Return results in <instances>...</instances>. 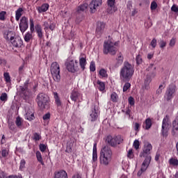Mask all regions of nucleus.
<instances>
[{
	"label": "nucleus",
	"instance_id": "nucleus-1",
	"mask_svg": "<svg viewBox=\"0 0 178 178\" xmlns=\"http://www.w3.org/2000/svg\"><path fill=\"white\" fill-rule=\"evenodd\" d=\"M113 153L108 146H104L101 149L99 155V162L103 166H108L112 162Z\"/></svg>",
	"mask_w": 178,
	"mask_h": 178
},
{
	"label": "nucleus",
	"instance_id": "nucleus-2",
	"mask_svg": "<svg viewBox=\"0 0 178 178\" xmlns=\"http://www.w3.org/2000/svg\"><path fill=\"white\" fill-rule=\"evenodd\" d=\"M134 74V68L128 62L124 63V66L120 69V79L121 81L125 83L129 81L133 75Z\"/></svg>",
	"mask_w": 178,
	"mask_h": 178
},
{
	"label": "nucleus",
	"instance_id": "nucleus-3",
	"mask_svg": "<svg viewBox=\"0 0 178 178\" xmlns=\"http://www.w3.org/2000/svg\"><path fill=\"white\" fill-rule=\"evenodd\" d=\"M120 42H113L111 40L104 41L103 44V53L105 55H116L118 52V47H119Z\"/></svg>",
	"mask_w": 178,
	"mask_h": 178
},
{
	"label": "nucleus",
	"instance_id": "nucleus-4",
	"mask_svg": "<svg viewBox=\"0 0 178 178\" xmlns=\"http://www.w3.org/2000/svg\"><path fill=\"white\" fill-rule=\"evenodd\" d=\"M50 72L53 80L56 83H60V65L58 62H53L50 67Z\"/></svg>",
	"mask_w": 178,
	"mask_h": 178
},
{
	"label": "nucleus",
	"instance_id": "nucleus-5",
	"mask_svg": "<svg viewBox=\"0 0 178 178\" xmlns=\"http://www.w3.org/2000/svg\"><path fill=\"white\" fill-rule=\"evenodd\" d=\"M36 102H38V105L41 109H47L49 108L48 96L44 93H40L37 96Z\"/></svg>",
	"mask_w": 178,
	"mask_h": 178
},
{
	"label": "nucleus",
	"instance_id": "nucleus-6",
	"mask_svg": "<svg viewBox=\"0 0 178 178\" xmlns=\"http://www.w3.org/2000/svg\"><path fill=\"white\" fill-rule=\"evenodd\" d=\"M65 66L68 72H71V73L79 70V62L76 60L68 58L65 62Z\"/></svg>",
	"mask_w": 178,
	"mask_h": 178
},
{
	"label": "nucleus",
	"instance_id": "nucleus-7",
	"mask_svg": "<svg viewBox=\"0 0 178 178\" xmlns=\"http://www.w3.org/2000/svg\"><path fill=\"white\" fill-rule=\"evenodd\" d=\"M170 129V121H169V118L168 116H165L163 120L162 123V135L163 137L168 136V131H169V129Z\"/></svg>",
	"mask_w": 178,
	"mask_h": 178
},
{
	"label": "nucleus",
	"instance_id": "nucleus-8",
	"mask_svg": "<svg viewBox=\"0 0 178 178\" xmlns=\"http://www.w3.org/2000/svg\"><path fill=\"white\" fill-rule=\"evenodd\" d=\"M29 22L31 32H27L24 36V40L26 42H30V40H33V33H34V19L31 18Z\"/></svg>",
	"mask_w": 178,
	"mask_h": 178
},
{
	"label": "nucleus",
	"instance_id": "nucleus-9",
	"mask_svg": "<svg viewBox=\"0 0 178 178\" xmlns=\"http://www.w3.org/2000/svg\"><path fill=\"white\" fill-rule=\"evenodd\" d=\"M106 31V24L104 22H99L96 26V35L101 37Z\"/></svg>",
	"mask_w": 178,
	"mask_h": 178
},
{
	"label": "nucleus",
	"instance_id": "nucleus-10",
	"mask_svg": "<svg viewBox=\"0 0 178 178\" xmlns=\"http://www.w3.org/2000/svg\"><path fill=\"white\" fill-rule=\"evenodd\" d=\"M107 12L112 15L115 12L118 11V7H116V0H107Z\"/></svg>",
	"mask_w": 178,
	"mask_h": 178
},
{
	"label": "nucleus",
	"instance_id": "nucleus-11",
	"mask_svg": "<svg viewBox=\"0 0 178 178\" xmlns=\"http://www.w3.org/2000/svg\"><path fill=\"white\" fill-rule=\"evenodd\" d=\"M151 156H146L145 159L144 160L140 170L138 172V176H141L143 172H145L147 169H148V166H149V163H151Z\"/></svg>",
	"mask_w": 178,
	"mask_h": 178
},
{
	"label": "nucleus",
	"instance_id": "nucleus-12",
	"mask_svg": "<svg viewBox=\"0 0 178 178\" xmlns=\"http://www.w3.org/2000/svg\"><path fill=\"white\" fill-rule=\"evenodd\" d=\"M19 27L21 33H24L29 29V19L26 17H22L19 21Z\"/></svg>",
	"mask_w": 178,
	"mask_h": 178
},
{
	"label": "nucleus",
	"instance_id": "nucleus-13",
	"mask_svg": "<svg viewBox=\"0 0 178 178\" xmlns=\"http://www.w3.org/2000/svg\"><path fill=\"white\" fill-rule=\"evenodd\" d=\"M102 5V0H92L89 4V8L91 13H95L99 6Z\"/></svg>",
	"mask_w": 178,
	"mask_h": 178
},
{
	"label": "nucleus",
	"instance_id": "nucleus-14",
	"mask_svg": "<svg viewBox=\"0 0 178 178\" xmlns=\"http://www.w3.org/2000/svg\"><path fill=\"white\" fill-rule=\"evenodd\" d=\"M27 86H29V81H26L24 83V86L19 87L20 95H24L25 97L30 96V90H29V88H27Z\"/></svg>",
	"mask_w": 178,
	"mask_h": 178
},
{
	"label": "nucleus",
	"instance_id": "nucleus-15",
	"mask_svg": "<svg viewBox=\"0 0 178 178\" xmlns=\"http://www.w3.org/2000/svg\"><path fill=\"white\" fill-rule=\"evenodd\" d=\"M10 42L13 47L15 48H19V47H22L23 45V40H22V38L20 37L15 38L13 36H11L10 38Z\"/></svg>",
	"mask_w": 178,
	"mask_h": 178
},
{
	"label": "nucleus",
	"instance_id": "nucleus-16",
	"mask_svg": "<svg viewBox=\"0 0 178 178\" xmlns=\"http://www.w3.org/2000/svg\"><path fill=\"white\" fill-rule=\"evenodd\" d=\"M151 149H152V145L150 143L145 144L143 152L140 154V156L141 158L147 156V155L150 154Z\"/></svg>",
	"mask_w": 178,
	"mask_h": 178
},
{
	"label": "nucleus",
	"instance_id": "nucleus-17",
	"mask_svg": "<svg viewBox=\"0 0 178 178\" xmlns=\"http://www.w3.org/2000/svg\"><path fill=\"white\" fill-rule=\"evenodd\" d=\"M79 65L82 70L86 69V65H87V56L84 54H81L79 56Z\"/></svg>",
	"mask_w": 178,
	"mask_h": 178
},
{
	"label": "nucleus",
	"instance_id": "nucleus-18",
	"mask_svg": "<svg viewBox=\"0 0 178 178\" xmlns=\"http://www.w3.org/2000/svg\"><path fill=\"white\" fill-rule=\"evenodd\" d=\"M156 70V66L154 64H150L149 67L146 69V72H149V74H147L149 76H151V77H155V73Z\"/></svg>",
	"mask_w": 178,
	"mask_h": 178
},
{
	"label": "nucleus",
	"instance_id": "nucleus-19",
	"mask_svg": "<svg viewBox=\"0 0 178 178\" xmlns=\"http://www.w3.org/2000/svg\"><path fill=\"white\" fill-rule=\"evenodd\" d=\"M98 110L97 109V107H94V109L92 110L90 114V122H95L97 119H98Z\"/></svg>",
	"mask_w": 178,
	"mask_h": 178
},
{
	"label": "nucleus",
	"instance_id": "nucleus-20",
	"mask_svg": "<svg viewBox=\"0 0 178 178\" xmlns=\"http://www.w3.org/2000/svg\"><path fill=\"white\" fill-rule=\"evenodd\" d=\"M54 178H69V177H67V172L62 170L60 171H57L54 173Z\"/></svg>",
	"mask_w": 178,
	"mask_h": 178
},
{
	"label": "nucleus",
	"instance_id": "nucleus-21",
	"mask_svg": "<svg viewBox=\"0 0 178 178\" xmlns=\"http://www.w3.org/2000/svg\"><path fill=\"white\" fill-rule=\"evenodd\" d=\"M106 143H108V144L111 145V147H115V146L118 145V144L116 143L115 136L112 137V136H108L106 137Z\"/></svg>",
	"mask_w": 178,
	"mask_h": 178
},
{
	"label": "nucleus",
	"instance_id": "nucleus-22",
	"mask_svg": "<svg viewBox=\"0 0 178 178\" xmlns=\"http://www.w3.org/2000/svg\"><path fill=\"white\" fill-rule=\"evenodd\" d=\"M70 98L72 101H74V102H76V101H78L79 98H81V94H80L79 92L74 90L71 93Z\"/></svg>",
	"mask_w": 178,
	"mask_h": 178
},
{
	"label": "nucleus",
	"instance_id": "nucleus-23",
	"mask_svg": "<svg viewBox=\"0 0 178 178\" xmlns=\"http://www.w3.org/2000/svg\"><path fill=\"white\" fill-rule=\"evenodd\" d=\"M152 127V120H151V118H147L143 123V129H145V130H149Z\"/></svg>",
	"mask_w": 178,
	"mask_h": 178
},
{
	"label": "nucleus",
	"instance_id": "nucleus-24",
	"mask_svg": "<svg viewBox=\"0 0 178 178\" xmlns=\"http://www.w3.org/2000/svg\"><path fill=\"white\" fill-rule=\"evenodd\" d=\"M173 94H175V88H171L168 89L166 92V99L167 101H169L173 98Z\"/></svg>",
	"mask_w": 178,
	"mask_h": 178
},
{
	"label": "nucleus",
	"instance_id": "nucleus-25",
	"mask_svg": "<svg viewBox=\"0 0 178 178\" xmlns=\"http://www.w3.org/2000/svg\"><path fill=\"white\" fill-rule=\"evenodd\" d=\"M49 9V4L43 3L41 6L38 8V11L39 13H42L44 12H47Z\"/></svg>",
	"mask_w": 178,
	"mask_h": 178
},
{
	"label": "nucleus",
	"instance_id": "nucleus-26",
	"mask_svg": "<svg viewBox=\"0 0 178 178\" xmlns=\"http://www.w3.org/2000/svg\"><path fill=\"white\" fill-rule=\"evenodd\" d=\"M99 79H108V72L106 70L102 68L99 70Z\"/></svg>",
	"mask_w": 178,
	"mask_h": 178
},
{
	"label": "nucleus",
	"instance_id": "nucleus-27",
	"mask_svg": "<svg viewBox=\"0 0 178 178\" xmlns=\"http://www.w3.org/2000/svg\"><path fill=\"white\" fill-rule=\"evenodd\" d=\"M92 161L93 162H97V161H98V154L97 153V143H94L93 145Z\"/></svg>",
	"mask_w": 178,
	"mask_h": 178
},
{
	"label": "nucleus",
	"instance_id": "nucleus-28",
	"mask_svg": "<svg viewBox=\"0 0 178 178\" xmlns=\"http://www.w3.org/2000/svg\"><path fill=\"white\" fill-rule=\"evenodd\" d=\"M44 31L46 33H48V29L51 30V31H54V30H55V24L54 23L48 24V22H44Z\"/></svg>",
	"mask_w": 178,
	"mask_h": 178
},
{
	"label": "nucleus",
	"instance_id": "nucleus-29",
	"mask_svg": "<svg viewBox=\"0 0 178 178\" xmlns=\"http://www.w3.org/2000/svg\"><path fill=\"white\" fill-rule=\"evenodd\" d=\"M53 94L56 106H62V101H60V98L59 97L58 92H54Z\"/></svg>",
	"mask_w": 178,
	"mask_h": 178
},
{
	"label": "nucleus",
	"instance_id": "nucleus-30",
	"mask_svg": "<svg viewBox=\"0 0 178 178\" xmlns=\"http://www.w3.org/2000/svg\"><path fill=\"white\" fill-rule=\"evenodd\" d=\"M0 158L1 159H6V158H8L9 156V149H2L0 152Z\"/></svg>",
	"mask_w": 178,
	"mask_h": 178
},
{
	"label": "nucleus",
	"instance_id": "nucleus-31",
	"mask_svg": "<svg viewBox=\"0 0 178 178\" xmlns=\"http://www.w3.org/2000/svg\"><path fill=\"white\" fill-rule=\"evenodd\" d=\"M23 16V8H19L15 11V19L17 22L20 20V18Z\"/></svg>",
	"mask_w": 178,
	"mask_h": 178
},
{
	"label": "nucleus",
	"instance_id": "nucleus-32",
	"mask_svg": "<svg viewBox=\"0 0 178 178\" xmlns=\"http://www.w3.org/2000/svg\"><path fill=\"white\" fill-rule=\"evenodd\" d=\"M151 75L147 74L146 79H145V90L149 89V83L152 81Z\"/></svg>",
	"mask_w": 178,
	"mask_h": 178
},
{
	"label": "nucleus",
	"instance_id": "nucleus-33",
	"mask_svg": "<svg viewBox=\"0 0 178 178\" xmlns=\"http://www.w3.org/2000/svg\"><path fill=\"white\" fill-rule=\"evenodd\" d=\"M35 29L36 30L38 37L39 38H42L43 37V34H42V29L41 28V25L37 24Z\"/></svg>",
	"mask_w": 178,
	"mask_h": 178
},
{
	"label": "nucleus",
	"instance_id": "nucleus-34",
	"mask_svg": "<svg viewBox=\"0 0 178 178\" xmlns=\"http://www.w3.org/2000/svg\"><path fill=\"white\" fill-rule=\"evenodd\" d=\"M87 8H88V4L84 3L77 8V13H81V12H84V10H87Z\"/></svg>",
	"mask_w": 178,
	"mask_h": 178
},
{
	"label": "nucleus",
	"instance_id": "nucleus-35",
	"mask_svg": "<svg viewBox=\"0 0 178 178\" xmlns=\"http://www.w3.org/2000/svg\"><path fill=\"white\" fill-rule=\"evenodd\" d=\"M116 60H117V67L120 66V65L123 63V56L122 55V53L118 54Z\"/></svg>",
	"mask_w": 178,
	"mask_h": 178
},
{
	"label": "nucleus",
	"instance_id": "nucleus-36",
	"mask_svg": "<svg viewBox=\"0 0 178 178\" xmlns=\"http://www.w3.org/2000/svg\"><path fill=\"white\" fill-rule=\"evenodd\" d=\"M36 158L38 162L41 163V165H44V161L42 160V155H41V152L40 151L36 152Z\"/></svg>",
	"mask_w": 178,
	"mask_h": 178
},
{
	"label": "nucleus",
	"instance_id": "nucleus-37",
	"mask_svg": "<svg viewBox=\"0 0 178 178\" xmlns=\"http://www.w3.org/2000/svg\"><path fill=\"white\" fill-rule=\"evenodd\" d=\"M97 84H98V88L99 91H104L105 90V83L101 81H97Z\"/></svg>",
	"mask_w": 178,
	"mask_h": 178
},
{
	"label": "nucleus",
	"instance_id": "nucleus-38",
	"mask_svg": "<svg viewBox=\"0 0 178 178\" xmlns=\"http://www.w3.org/2000/svg\"><path fill=\"white\" fill-rule=\"evenodd\" d=\"M111 99L112 102H118V100L119 99V96H118V94L116 92H113L111 95Z\"/></svg>",
	"mask_w": 178,
	"mask_h": 178
},
{
	"label": "nucleus",
	"instance_id": "nucleus-39",
	"mask_svg": "<svg viewBox=\"0 0 178 178\" xmlns=\"http://www.w3.org/2000/svg\"><path fill=\"white\" fill-rule=\"evenodd\" d=\"M25 119H26L27 120H29V121L34 120V113H26L25 115Z\"/></svg>",
	"mask_w": 178,
	"mask_h": 178
},
{
	"label": "nucleus",
	"instance_id": "nucleus-40",
	"mask_svg": "<svg viewBox=\"0 0 178 178\" xmlns=\"http://www.w3.org/2000/svg\"><path fill=\"white\" fill-rule=\"evenodd\" d=\"M170 165H172V166H178V160L175 158H171L169 160Z\"/></svg>",
	"mask_w": 178,
	"mask_h": 178
},
{
	"label": "nucleus",
	"instance_id": "nucleus-41",
	"mask_svg": "<svg viewBox=\"0 0 178 178\" xmlns=\"http://www.w3.org/2000/svg\"><path fill=\"white\" fill-rule=\"evenodd\" d=\"M3 77L6 83H10V75H9L8 72H4Z\"/></svg>",
	"mask_w": 178,
	"mask_h": 178
},
{
	"label": "nucleus",
	"instance_id": "nucleus-42",
	"mask_svg": "<svg viewBox=\"0 0 178 178\" xmlns=\"http://www.w3.org/2000/svg\"><path fill=\"white\" fill-rule=\"evenodd\" d=\"M127 157L129 158V159H133V158H134V152H133V149H129Z\"/></svg>",
	"mask_w": 178,
	"mask_h": 178
},
{
	"label": "nucleus",
	"instance_id": "nucleus-43",
	"mask_svg": "<svg viewBox=\"0 0 178 178\" xmlns=\"http://www.w3.org/2000/svg\"><path fill=\"white\" fill-rule=\"evenodd\" d=\"M23 122V120H22V118H20V117H17L15 121L16 125L17 126V127H20V126H22V123Z\"/></svg>",
	"mask_w": 178,
	"mask_h": 178
},
{
	"label": "nucleus",
	"instance_id": "nucleus-44",
	"mask_svg": "<svg viewBox=\"0 0 178 178\" xmlns=\"http://www.w3.org/2000/svg\"><path fill=\"white\" fill-rule=\"evenodd\" d=\"M0 100L2 102L8 101V94L2 93L0 96Z\"/></svg>",
	"mask_w": 178,
	"mask_h": 178
},
{
	"label": "nucleus",
	"instance_id": "nucleus-45",
	"mask_svg": "<svg viewBox=\"0 0 178 178\" xmlns=\"http://www.w3.org/2000/svg\"><path fill=\"white\" fill-rule=\"evenodd\" d=\"M141 127V124H138V122H135L134 124V129L135 130V131H140V128Z\"/></svg>",
	"mask_w": 178,
	"mask_h": 178
},
{
	"label": "nucleus",
	"instance_id": "nucleus-46",
	"mask_svg": "<svg viewBox=\"0 0 178 178\" xmlns=\"http://www.w3.org/2000/svg\"><path fill=\"white\" fill-rule=\"evenodd\" d=\"M25 167H26V160L22 159L20 161V165H19L20 170H23V169H24Z\"/></svg>",
	"mask_w": 178,
	"mask_h": 178
},
{
	"label": "nucleus",
	"instance_id": "nucleus-47",
	"mask_svg": "<svg viewBox=\"0 0 178 178\" xmlns=\"http://www.w3.org/2000/svg\"><path fill=\"white\" fill-rule=\"evenodd\" d=\"M40 139L41 135H40L38 133H35L33 134V140H35V141H40Z\"/></svg>",
	"mask_w": 178,
	"mask_h": 178
},
{
	"label": "nucleus",
	"instance_id": "nucleus-48",
	"mask_svg": "<svg viewBox=\"0 0 178 178\" xmlns=\"http://www.w3.org/2000/svg\"><path fill=\"white\" fill-rule=\"evenodd\" d=\"M165 83L161 84L159 87V89L156 90V93L161 94V92H162V90H163V88H165Z\"/></svg>",
	"mask_w": 178,
	"mask_h": 178
},
{
	"label": "nucleus",
	"instance_id": "nucleus-49",
	"mask_svg": "<svg viewBox=\"0 0 178 178\" xmlns=\"http://www.w3.org/2000/svg\"><path fill=\"white\" fill-rule=\"evenodd\" d=\"M158 8V4L155 1L151 3L150 9L152 10H155Z\"/></svg>",
	"mask_w": 178,
	"mask_h": 178
},
{
	"label": "nucleus",
	"instance_id": "nucleus-50",
	"mask_svg": "<svg viewBox=\"0 0 178 178\" xmlns=\"http://www.w3.org/2000/svg\"><path fill=\"white\" fill-rule=\"evenodd\" d=\"M6 16V11L0 12V20H5Z\"/></svg>",
	"mask_w": 178,
	"mask_h": 178
},
{
	"label": "nucleus",
	"instance_id": "nucleus-51",
	"mask_svg": "<svg viewBox=\"0 0 178 178\" xmlns=\"http://www.w3.org/2000/svg\"><path fill=\"white\" fill-rule=\"evenodd\" d=\"M133 145L136 149H138L140 148V141L135 140Z\"/></svg>",
	"mask_w": 178,
	"mask_h": 178
},
{
	"label": "nucleus",
	"instance_id": "nucleus-52",
	"mask_svg": "<svg viewBox=\"0 0 178 178\" xmlns=\"http://www.w3.org/2000/svg\"><path fill=\"white\" fill-rule=\"evenodd\" d=\"M136 63L138 65H141L143 63V58L141 57L140 55H138L136 56Z\"/></svg>",
	"mask_w": 178,
	"mask_h": 178
},
{
	"label": "nucleus",
	"instance_id": "nucleus-53",
	"mask_svg": "<svg viewBox=\"0 0 178 178\" xmlns=\"http://www.w3.org/2000/svg\"><path fill=\"white\" fill-rule=\"evenodd\" d=\"M166 41H165V40H160V42H159V47H160V48H162V49H163V48H165V47H166Z\"/></svg>",
	"mask_w": 178,
	"mask_h": 178
},
{
	"label": "nucleus",
	"instance_id": "nucleus-54",
	"mask_svg": "<svg viewBox=\"0 0 178 178\" xmlns=\"http://www.w3.org/2000/svg\"><path fill=\"white\" fill-rule=\"evenodd\" d=\"M90 72H95V63L94 61L90 63Z\"/></svg>",
	"mask_w": 178,
	"mask_h": 178
},
{
	"label": "nucleus",
	"instance_id": "nucleus-55",
	"mask_svg": "<svg viewBox=\"0 0 178 178\" xmlns=\"http://www.w3.org/2000/svg\"><path fill=\"white\" fill-rule=\"evenodd\" d=\"M130 87H131V85L130 84V83H126L123 87V91L124 92H126V91H127V90L129 88H130Z\"/></svg>",
	"mask_w": 178,
	"mask_h": 178
},
{
	"label": "nucleus",
	"instance_id": "nucleus-56",
	"mask_svg": "<svg viewBox=\"0 0 178 178\" xmlns=\"http://www.w3.org/2000/svg\"><path fill=\"white\" fill-rule=\"evenodd\" d=\"M117 144H120L123 141V138L121 136H115Z\"/></svg>",
	"mask_w": 178,
	"mask_h": 178
},
{
	"label": "nucleus",
	"instance_id": "nucleus-57",
	"mask_svg": "<svg viewBox=\"0 0 178 178\" xmlns=\"http://www.w3.org/2000/svg\"><path fill=\"white\" fill-rule=\"evenodd\" d=\"M39 148H40V150L41 151V152H45V149H47V145H45L44 144H40L39 145Z\"/></svg>",
	"mask_w": 178,
	"mask_h": 178
},
{
	"label": "nucleus",
	"instance_id": "nucleus-58",
	"mask_svg": "<svg viewBox=\"0 0 178 178\" xmlns=\"http://www.w3.org/2000/svg\"><path fill=\"white\" fill-rule=\"evenodd\" d=\"M172 127H173V130H176V131H177V130H178V123L176 120L173 121Z\"/></svg>",
	"mask_w": 178,
	"mask_h": 178
},
{
	"label": "nucleus",
	"instance_id": "nucleus-59",
	"mask_svg": "<svg viewBox=\"0 0 178 178\" xmlns=\"http://www.w3.org/2000/svg\"><path fill=\"white\" fill-rule=\"evenodd\" d=\"M175 44H176V38H172L170 41L169 45L170 47H173Z\"/></svg>",
	"mask_w": 178,
	"mask_h": 178
},
{
	"label": "nucleus",
	"instance_id": "nucleus-60",
	"mask_svg": "<svg viewBox=\"0 0 178 178\" xmlns=\"http://www.w3.org/2000/svg\"><path fill=\"white\" fill-rule=\"evenodd\" d=\"M150 45L151 47H152V48H155L156 47V39H152V40L150 42Z\"/></svg>",
	"mask_w": 178,
	"mask_h": 178
},
{
	"label": "nucleus",
	"instance_id": "nucleus-61",
	"mask_svg": "<svg viewBox=\"0 0 178 178\" xmlns=\"http://www.w3.org/2000/svg\"><path fill=\"white\" fill-rule=\"evenodd\" d=\"M128 102L129 105H131V106L134 105V98H133L132 97H129Z\"/></svg>",
	"mask_w": 178,
	"mask_h": 178
},
{
	"label": "nucleus",
	"instance_id": "nucleus-62",
	"mask_svg": "<svg viewBox=\"0 0 178 178\" xmlns=\"http://www.w3.org/2000/svg\"><path fill=\"white\" fill-rule=\"evenodd\" d=\"M171 10H172V12H175V13H177V12H178V7L176 5H173L171 7Z\"/></svg>",
	"mask_w": 178,
	"mask_h": 178
},
{
	"label": "nucleus",
	"instance_id": "nucleus-63",
	"mask_svg": "<svg viewBox=\"0 0 178 178\" xmlns=\"http://www.w3.org/2000/svg\"><path fill=\"white\" fill-rule=\"evenodd\" d=\"M51 118L50 113H47L44 115H43V120L48 121V120Z\"/></svg>",
	"mask_w": 178,
	"mask_h": 178
},
{
	"label": "nucleus",
	"instance_id": "nucleus-64",
	"mask_svg": "<svg viewBox=\"0 0 178 178\" xmlns=\"http://www.w3.org/2000/svg\"><path fill=\"white\" fill-rule=\"evenodd\" d=\"M72 178H83V177H81V175L79 173H75L72 175Z\"/></svg>",
	"mask_w": 178,
	"mask_h": 178
}]
</instances>
